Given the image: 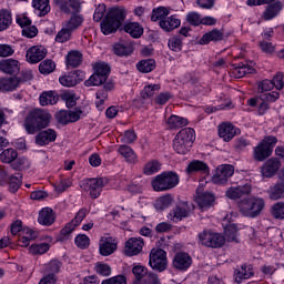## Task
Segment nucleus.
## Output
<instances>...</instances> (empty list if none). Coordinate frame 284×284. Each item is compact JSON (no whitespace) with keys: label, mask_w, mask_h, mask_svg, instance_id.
<instances>
[{"label":"nucleus","mask_w":284,"mask_h":284,"mask_svg":"<svg viewBox=\"0 0 284 284\" xmlns=\"http://www.w3.org/2000/svg\"><path fill=\"white\" fill-rule=\"evenodd\" d=\"M101 284H128V280L123 275H116L111 278L102 281Z\"/></svg>","instance_id":"63"},{"label":"nucleus","mask_w":284,"mask_h":284,"mask_svg":"<svg viewBox=\"0 0 284 284\" xmlns=\"http://www.w3.org/2000/svg\"><path fill=\"white\" fill-rule=\"evenodd\" d=\"M149 265L158 272L168 270V253L163 248H153L150 252Z\"/></svg>","instance_id":"10"},{"label":"nucleus","mask_w":284,"mask_h":284,"mask_svg":"<svg viewBox=\"0 0 284 284\" xmlns=\"http://www.w3.org/2000/svg\"><path fill=\"white\" fill-rule=\"evenodd\" d=\"M160 170H161V163H159V161L156 160H153L148 162L144 165L143 173L146 176H152V174H156V172H160Z\"/></svg>","instance_id":"48"},{"label":"nucleus","mask_w":284,"mask_h":284,"mask_svg":"<svg viewBox=\"0 0 284 284\" xmlns=\"http://www.w3.org/2000/svg\"><path fill=\"white\" fill-rule=\"evenodd\" d=\"M40 105L45 106V105H57L59 101V94L54 91H47L43 92L40 98Z\"/></svg>","instance_id":"39"},{"label":"nucleus","mask_w":284,"mask_h":284,"mask_svg":"<svg viewBox=\"0 0 284 284\" xmlns=\"http://www.w3.org/2000/svg\"><path fill=\"white\" fill-rule=\"evenodd\" d=\"M32 7L38 11L39 17H45L50 12V0H33Z\"/></svg>","instance_id":"42"},{"label":"nucleus","mask_w":284,"mask_h":284,"mask_svg":"<svg viewBox=\"0 0 284 284\" xmlns=\"http://www.w3.org/2000/svg\"><path fill=\"white\" fill-rule=\"evenodd\" d=\"M196 139L194 129L185 128L179 131L173 140V150L176 154H187Z\"/></svg>","instance_id":"4"},{"label":"nucleus","mask_w":284,"mask_h":284,"mask_svg":"<svg viewBox=\"0 0 284 284\" xmlns=\"http://www.w3.org/2000/svg\"><path fill=\"white\" fill-rule=\"evenodd\" d=\"M52 115L43 109H34L24 118L23 128L28 134H37L50 125Z\"/></svg>","instance_id":"2"},{"label":"nucleus","mask_w":284,"mask_h":284,"mask_svg":"<svg viewBox=\"0 0 284 284\" xmlns=\"http://www.w3.org/2000/svg\"><path fill=\"white\" fill-rule=\"evenodd\" d=\"M268 196L272 201L284 199V181L277 182L268 190Z\"/></svg>","instance_id":"40"},{"label":"nucleus","mask_w":284,"mask_h":284,"mask_svg":"<svg viewBox=\"0 0 284 284\" xmlns=\"http://www.w3.org/2000/svg\"><path fill=\"white\" fill-rule=\"evenodd\" d=\"M136 68L139 72L148 74V72H152L156 68V62L154 60H142L136 64Z\"/></svg>","instance_id":"50"},{"label":"nucleus","mask_w":284,"mask_h":284,"mask_svg":"<svg viewBox=\"0 0 284 284\" xmlns=\"http://www.w3.org/2000/svg\"><path fill=\"white\" fill-rule=\"evenodd\" d=\"M159 90H161V84H149L144 87L141 97L142 99H152L154 94H158Z\"/></svg>","instance_id":"54"},{"label":"nucleus","mask_w":284,"mask_h":284,"mask_svg":"<svg viewBox=\"0 0 284 284\" xmlns=\"http://www.w3.org/2000/svg\"><path fill=\"white\" fill-rule=\"evenodd\" d=\"M170 14V10L165 7H159L158 9H153L151 21H160L161 19H165Z\"/></svg>","instance_id":"55"},{"label":"nucleus","mask_w":284,"mask_h":284,"mask_svg":"<svg viewBox=\"0 0 284 284\" xmlns=\"http://www.w3.org/2000/svg\"><path fill=\"white\" fill-rule=\"evenodd\" d=\"M278 170H281V160L277 158L266 160L260 168L263 179H272V176H276V172H278Z\"/></svg>","instance_id":"14"},{"label":"nucleus","mask_w":284,"mask_h":284,"mask_svg":"<svg viewBox=\"0 0 284 284\" xmlns=\"http://www.w3.org/2000/svg\"><path fill=\"white\" fill-rule=\"evenodd\" d=\"M57 70V64L52 60H44L39 64V72L41 74H52Z\"/></svg>","instance_id":"51"},{"label":"nucleus","mask_w":284,"mask_h":284,"mask_svg":"<svg viewBox=\"0 0 284 284\" xmlns=\"http://www.w3.org/2000/svg\"><path fill=\"white\" fill-rule=\"evenodd\" d=\"M50 250V244L48 243H40V244H32L29 247V252L31 254H45Z\"/></svg>","instance_id":"60"},{"label":"nucleus","mask_w":284,"mask_h":284,"mask_svg":"<svg viewBox=\"0 0 284 284\" xmlns=\"http://www.w3.org/2000/svg\"><path fill=\"white\" fill-rule=\"evenodd\" d=\"M172 205V196L170 195H164L159 197L155 201V210H158L159 212H163V210H168V207H170Z\"/></svg>","instance_id":"47"},{"label":"nucleus","mask_w":284,"mask_h":284,"mask_svg":"<svg viewBox=\"0 0 284 284\" xmlns=\"http://www.w3.org/2000/svg\"><path fill=\"white\" fill-rule=\"evenodd\" d=\"M83 23V17L75 14L62 27L57 37H71L72 32Z\"/></svg>","instance_id":"18"},{"label":"nucleus","mask_w":284,"mask_h":284,"mask_svg":"<svg viewBox=\"0 0 284 284\" xmlns=\"http://www.w3.org/2000/svg\"><path fill=\"white\" fill-rule=\"evenodd\" d=\"M108 12V8L105 7V4L101 3L99 4L93 13V21H95L97 23H99L100 21H103V18H105V14Z\"/></svg>","instance_id":"58"},{"label":"nucleus","mask_w":284,"mask_h":284,"mask_svg":"<svg viewBox=\"0 0 284 284\" xmlns=\"http://www.w3.org/2000/svg\"><path fill=\"white\" fill-rule=\"evenodd\" d=\"M192 210H194V205L187 202H182L170 212V219L174 223L183 221V219H187V216H190V212H192Z\"/></svg>","instance_id":"15"},{"label":"nucleus","mask_w":284,"mask_h":284,"mask_svg":"<svg viewBox=\"0 0 284 284\" xmlns=\"http://www.w3.org/2000/svg\"><path fill=\"white\" fill-rule=\"evenodd\" d=\"M55 219L54 211L50 207H44L39 212L38 223L50 226L54 223Z\"/></svg>","instance_id":"30"},{"label":"nucleus","mask_w":284,"mask_h":284,"mask_svg":"<svg viewBox=\"0 0 284 284\" xmlns=\"http://www.w3.org/2000/svg\"><path fill=\"white\" fill-rule=\"evenodd\" d=\"M179 174L173 171L163 172L151 181V187H153L154 192H168L169 190H173L179 185Z\"/></svg>","instance_id":"5"},{"label":"nucleus","mask_w":284,"mask_h":284,"mask_svg":"<svg viewBox=\"0 0 284 284\" xmlns=\"http://www.w3.org/2000/svg\"><path fill=\"white\" fill-rule=\"evenodd\" d=\"M173 267L180 272H186L192 267V256L185 252H179L173 257Z\"/></svg>","instance_id":"17"},{"label":"nucleus","mask_w":284,"mask_h":284,"mask_svg":"<svg viewBox=\"0 0 284 284\" xmlns=\"http://www.w3.org/2000/svg\"><path fill=\"white\" fill-rule=\"evenodd\" d=\"M0 88L6 92L17 90V88H19V78H9L0 80Z\"/></svg>","instance_id":"45"},{"label":"nucleus","mask_w":284,"mask_h":284,"mask_svg":"<svg viewBox=\"0 0 284 284\" xmlns=\"http://www.w3.org/2000/svg\"><path fill=\"white\" fill-rule=\"evenodd\" d=\"M168 47L170 50H172V52H181L183 48V40L178 37H172L169 39Z\"/></svg>","instance_id":"59"},{"label":"nucleus","mask_w":284,"mask_h":284,"mask_svg":"<svg viewBox=\"0 0 284 284\" xmlns=\"http://www.w3.org/2000/svg\"><path fill=\"white\" fill-rule=\"evenodd\" d=\"M186 172L187 174H194V172L210 174V166L201 160H193L187 164Z\"/></svg>","instance_id":"29"},{"label":"nucleus","mask_w":284,"mask_h":284,"mask_svg":"<svg viewBox=\"0 0 284 284\" xmlns=\"http://www.w3.org/2000/svg\"><path fill=\"white\" fill-rule=\"evenodd\" d=\"M94 270L100 276H110V274H112V267L102 262L95 263Z\"/></svg>","instance_id":"57"},{"label":"nucleus","mask_w":284,"mask_h":284,"mask_svg":"<svg viewBox=\"0 0 284 284\" xmlns=\"http://www.w3.org/2000/svg\"><path fill=\"white\" fill-rule=\"evenodd\" d=\"M214 201L216 197L212 193L204 192L197 196L196 203L201 207V210H207L214 205Z\"/></svg>","instance_id":"33"},{"label":"nucleus","mask_w":284,"mask_h":284,"mask_svg":"<svg viewBox=\"0 0 284 284\" xmlns=\"http://www.w3.org/2000/svg\"><path fill=\"white\" fill-rule=\"evenodd\" d=\"M48 55V49L41 45H33L29 48L26 52L27 63L34 65L41 63Z\"/></svg>","instance_id":"11"},{"label":"nucleus","mask_w":284,"mask_h":284,"mask_svg":"<svg viewBox=\"0 0 284 284\" xmlns=\"http://www.w3.org/2000/svg\"><path fill=\"white\" fill-rule=\"evenodd\" d=\"M24 234L19 237V243L21 247H28L30 245V241H34L37 237V233L30 229L24 230Z\"/></svg>","instance_id":"52"},{"label":"nucleus","mask_w":284,"mask_h":284,"mask_svg":"<svg viewBox=\"0 0 284 284\" xmlns=\"http://www.w3.org/2000/svg\"><path fill=\"white\" fill-rule=\"evenodd\" d=\"M234 276L236 283L241 284L243 281L252 278V276H254V271H252V266L250 265H242L241 270H235Z\"/></svg>","instance_id":"37"},{"label":"nucleus","mask_w":284,"mask_h":284,"mask_svg":"<svg viewBox=\"0 0 284 284\" xmlns=\"http://www.w3.org/2000/svg\"><path fill=\"white\" fill-rule=\"evenodd\" d=\"M17 23L22 28V36L23 37H37L39 34V29L37 27L31 26L32 20H30L26 16H21L17 18Z\"/></svg>","instance_id":"22"},{"label":"nucleus","mask_w":284,"mask_h":284,"mask_svg":"<svg viewBox=\"0 0 284 284\" xmlns=\"http://www.w3.org/2000/svg\"><path fill=\"white\" fill-rule=\"evenodd\" d=\"M61 271V262L59 260H52L45 265L47 276L44 278H54V284L57 283V275Z\"/></svg>","instance_id":"36"},{"label":"nucleus","mask_w":284,"mask_h":284,"mask_svg":"<svg viewBox=\"0 0 284 284\" xmlns=\"http://www.w3.org/2000/svg\"><path fill=\"white\" fill-rule=\"evenodd\" d=\"M0 70L4 74H19L21 71V63L14 59H6L0 61Z\"/></svg>","instance_id":"24"},{"label":"nucleus","mask_w":284,"mask_h":284,"mask_svg":"<svg viewBox=\"0 0 284 284\" xmlns=\"http://www.w3.org/2000/svg\"><path fill=\"white\" fill-rule=\"evenodd\" d=\"M250 194H252V184L250 183L231 186L225 191V196L231 201H239L244 196H250Z\"/></svg>","instance_id":"13"},{"label":"nucleus","mask_w":284,"mask_h":284,"mask_svg":"<svg viewBox=\"0 0 284 284\" xmlns=\"http://www.w3.org/2000/svg\"><path fill=\"white\" fill-rule=\"evenodd\" d=\"M132 273L135 276V281L138 284H142L144 278L148 276V268L145 266L136 265L132 268Z\"/></svg>","instance_id":"53"},{"label":"nucleus","mask_w":284,"mask_h":284,"mask_svg":"<svg viewBox=\"0 0 284 284\" xmlns=\"http://www.w3.org/2000/svg\"><path fill=\"white\" fill-rule=\"evenodd\" d=\"M110 75V65L105 62H98L94 64V73L84 82L87 88L90 85H103Z\"/></svg>","instance_id":"9"},{"label":"nucleus","mask_w":284,"mask_h":284,"mask_svg":"<svg viewBox=\"0 0 284 284\" xmlns=\"http://www.w3.org/2000/svg\"><path fill=\"white\" fill-rule=\"evenodd\" d=\"M237 207L242 216L256 219L265 210V200L258 196L245 197L237 203Z\"/></svg>","instance_id":"3"},{"label":"nucleus","mask_w":284,"mask_h":284,"mask_svg":"<svg viewBox=\"0 0 284 284\" xmlns=\"http://www.w3.org/2000/svg\"><path fill=\"white\" fill-rule=\"evenodd\" d=\"M272 215L274 219H284V202H277L272 206Z\"/></svg>","instance_id":"62"},{"label":"nucleus","mask_w":284,"mask_h":284,"mask_svg":"<svg viewBox=\"0 0 284 284\" xmlns=\"http://www.w3.org/2000/svg\"><path fill=\"white\" fill-rule=\"evenodd\" d=\"M19 156V153L14 149H7L1 152L0 154V161L2 163H12L13 161H17V158Z\"/></svg>","instance_id":"46"},{"label":"nucleus","mask_w":284,"mask_h":284,"mask_svg":"<svg viewBox=\"0 0 284 284\" xmlns=\"http://www.w3.org/2000/svg\"><path fill=\"white\" fill-rule=\"evenodd\" d=\"M236 134H241V130H239L234 124L230 122H224L219 125V136L220 139H223L226 143L229 141H232Z\"/></svg>","instance_id":"19"},{"label":"nucleus","mask_w":284,"mask_h":284,"mask_svg":"<svg viewBox=\"0 0 284 284\" xmlns=\"http://www.w3.org/2000/svg\"><path fill=\"white\" fill-rule=\"evenodd\" d=\"M74 243L80 250H85L87 247H90V237L85 234H79L75 237Z\"/></svg>","instance_id":"61"},{"label":"nucleus","mask_w":284,"mask_h":284,"mask_svg":"<svg viewBox=\"0 0 284 284\" xmlns=\"http://www.w3.org/2000/svg\"><path fill=\"white\" fill-rule=\"evenodd\" d=\"M118 152L121 154V156H123L126 163H131L133 165L139 163V158L132 148L128 145H120Z\"/></svg>","instance_id":"32"},{"label":"nucleus","mask_w":284,"mask_h":284,"mask_svg":"<svg viewBox=\"0 0 284 284\" xmlns=\"http://www.w3.org/2000/svg\"><path fill=\"white\" fill-rule=\"evenodd\" d=\"M281 10H283V2L276 1L265 9L263 17L266 21H270L271 19H274V17H276Z\"/></svg>","instance_id":"41"},{"label":"nucleus","mask_w":284,"mask_h":284,"mask_svg":"<svg viewBox=\"0 0 284 284\" xmlns=\"http://www.w3.org/2000/svg\"><path fill=\"white\" fill-rule=\"evenodd\" d=\"M77 230V226L69 222L59 233L57 241L60 243H65V241H70L72 239V232Z\"/></svg>","instance_id":"43"},{"label":"nucleus","mask_w":284,"mask_h":284,"mask_svg":"<svg viewBox=\"0 0 284 284\" xmlns=\"http://www.w3.org/2000/svg\"><path fill=\"white\" fill-rule=\"evenodd\" d=\"M255 70L251 64H245L243 62L233 64L231 74L234 79H243L245 74H254Z\"/></svg>","instance_id":"26"},{"label":"nucleus","mask_w":284,"mask_h":284,"mask_svg":"<svg viewBox=\"0 0 284 284\" xmlns=\"http://www.w3.org/2000/svg\"><path fill=\"white\" fill-rule=\"evenodd\" d=\"M142 284H161V278L156 273H146L145 278L143 280Z\"/></svg>","instance_id":"64"},{"label":"nucleus","mask_w":284,"mask_h":284,"mask_svg":"<svg viewBox=\"0 0 284 284\" xmlns=\"http://www.w3.org/2000/svg\"><path fill=\"white\" fill-rule=\"evenodd\" d=\"M54 141H57V131H54L53 129L41 131L36 136L37 145H48V143H52Z\"/></svg>","instance_id":"27"},{"label":"nucleus","mask_w":284,"mask_h":284,"mask_svg":"<svg viewBox=\"0 0 284 284\" xmlns=\"http://www.w3.org/2000/svg\"><path fill=\"white\" fill-rule=\"evenodd\" d=\"M199 244L204 247H223L225 245V236L211 230H204L199 233Z\"/></svg>","instance_id":"8"},{"label":"nucleus","mask_w":284,"mask_h":284,"mask_svg":"<svg viewBox=\"0 0 284 284\" xmlns=\"http://www.w3.org/2000/svg\"><path fill=\"white\" fill-rule=\"evenodd\" d=\"M113 52L116 57H130L134 52V44L132 42L128 44L115 43L113 44Z\"/></svg>","instance_id":"34"},{"label":"nucleus","mask_w":284,"mask_h":284,"mask_svg":"<svg viewBox=\"0 0 284 284\" xmlns=\"http://www.w3.org/2000/svg\"><path fill=\"white\" fill-rule=\"evenodd\" d=\"M54 3L61 12L70 14V12H77L81 8V2L79 0H54Z\"/></svg>","instance_id":"23"},{"label":"nucleus","mask_w":284,"mask_h":284,"mask_svg":"<svg viewBox=\"0 0 284 284\" xmlns=\"http://www.w3.org/2000/svg\"><path fill=\"white\" fill-rule=\"evenodd\" d=\"M95 108L99 110V112H103L105 110V101H108V92L105 90H99L95 93Z\"/></svg>","instance_id":"49"},{"label":"nucleus","mask_w":284,"mask_h":284,"mask_svg":"<svg viewBox=\"0 0 284 284\" xmlns=\"http://www.w3.org/2000/svg\"><path fill=\"white\" fill-rule=\"evenodd\" d=\"M10 26H12V13L6 9L0 10V32L8 30Z\"/></svg>","instance_id":"44"},{"label":"nucleus","mask_w":284,"mask_h":284,"mask_svg":"<svg viewBox=\"0 0 284 284\" xmlns=\"http://www.w3.org/2000/svg\"><path fill=\"white\" fill-rule=\"evenodd\" d=\"M143 26L139 22H126L120 28V32H125L130 37H143Z\"/></svg>","instance_id":"28"},{"label":"nucleus","mask_w":284,"mask_h":284,"mask_svg":"<svg viewBox=\"0 0 284 284\" xmlns=\"http://www.w3.org/2000/svg\"><path fill=\"white\" fill-rule=\"evenodd\" d=\"M62 101L65 102L67 108H74L77 105V94L74 92L67 91L61 94Z\"/></svg>","instance_id":"56"},{"label":"nucleus","mask_w":284,"mask_h":284,"mask_svg":"<svg viewBox=\"0 0 284 284\" xmlns=\"http://www.w3.org/2000/svg\"><path fill=\"white\" fill-rule=\"evenodd\" d=\"M181 27V20L174 16H171L164 20L160 21V28L165 30V32H172V30H176V28Z\"/></svg>","instance_id":"35"},{"label":"nucleus","mask_w":284,"mask_h":284,"mask_svg":"<svg viewBox=\"0 0 284 284\" xmlns=\"http://www.w3.org/2000/svg\"><path fill=\"white\" fill-rule=\"evenodd\" d=\"M276 143H278V138L274 135H266L262 139L260 143L253 149V159L254 161H265L272 156L274 152V148H276Z\"/></svg>","instance_id":"6"},{"label":"nucleus","mask_w":284,"mask_h":284,"mask_svg":"<svg viewBox=\"0 0 284 284\" xmlns=\"http://www.w3.org/2000/svg\"><path fill=\"white\" fill-rule=\"evenodd\" d=\"M119 247V242L112 236L101 237L99 243V252L101 256H112L116 248Z\"/></svg>","instance_id":"16"},{"label":"nucleus","mask_w":284,"mask_h":284,"mask_svg":"<svg viewBox=\"0 0 284 284\" xmlns=\"http://www.w3.org/2000/svg\"><path fill=\"white\" fill-rule=\"evenodd\" d=\"M128 17L125 7H113L108 10L104 19L101 22V32L105 36L114 34L118 30L123 28V21Z\"/></svg>","instance_id":"1"},{"label":"nucleus","mask_w":284,"mask_h":284,"mask_svg":"<svg viewBox=\"0 0 284 284\" xmlns=\"http://www.w3.org/2000/svg\"><path fill=\"white\" fill-rule=\"evenodd\" d=\"M234 175V166L231 164H223L217 166L215 174L212 178L213 183L216 185H225L227 180Z\"/></svg>","instance_id":"12"},{"label":"nucleus","mask_w":284,"mask_h":284,"mask_svg":"<svg viewBox=\"0 0 284 284\" xmlns=\"http://www.w3.org/2000/svg\"><path fill=\"white\" fill-rule=\"evenodd\" d=\"M187 123V119L179 115H171L166 121L169 130H179L181 128H185Z\"/></svg>","instance_id":"38"},{"label":"nucleus","mask_w":284,"mask_h":284,"mask_svg":"<svg viewBox=\"0 0 284 284\" xmlns=\"http://www.w3.org/2000/svg\"><path fill=\"white\" fill-rule=\"evenodd\" d=\"M81 111H59L55 114V119L58 123H61L62 125H68V123H77L79 119H81Z\"/></svg>","instance_id":"21"},{"label":"nucleus","mask_w":284,"mask_h":284,"mask_svg":"<svg viewBox=\"0 0 284 284\" xmlns=\"http://www.w3.org/2000/svg\"><path fill=\"white\" fill-rule=\"evenodd\" d=\"M108 183L106 178L87 179L80 182V187L84 192H89L91 199H99Z\"/></svg>","instance_id":"7"},{"label":"nucleus","mask_w":284,"mask_h":284,"mask_svg":"<svg viewBox=\"0 0 284 284\" xmlns=\"http://www.w3.org/2000/svg\"><path fill=\"white\" fill-rule=\"evenodd\" d=\"M143 239L141 237H130L125 243V255L126 256H136L143 252Z\"/></svg>","instance_id":"20"},{"label":"nucleus","mask_w":284,"mask_h":284,"mask_svg":"<svg viewBox=\"0 0 284 284\" xmlns=\"http://www.w3.org/2000/svg\"><path fill=\"white\" fill-rule=\"evenodd\" d=\"M59 81L64 88H74V85L83 81V75L79 71H73L68 75L60 77Z\"/></svg>","instance_id":"25"},{"label":"nucleus","mask_w":284,"mask_h":284,"mask_svg":"<svg viewBox=\"0 0 284 284\" xmlns=\"http://www.w3.org/2000/svg\"><path fill=\"white\" fill-rule=\"evenodd\" d=\"M83 63V53L77 50L70 51L65 57L67 68H79Z\"/></svg>","instance_id":"31"}]
</instances>
